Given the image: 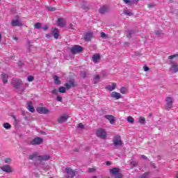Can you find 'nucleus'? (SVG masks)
Instances as JSON below:
<instances>
[{"label":"nucleus","mask_w":178,"mask_h":178,"mask_svg":"<svg viewBox=\"0 0 178 178\" xmlns=\"http://www.w3.org/2000/svg\"><path fill=\"white\" fill-rule=\"evenodd\" d=\"M59 92H61L62 94H65L66 92V88L63 86H61L58 88Z\"/></svg>","instance_id":"2f4dec72"},{"label":"nucleus","mask_w":178,"mask_h":178,"mask_svg":"<svg viewBox=\"0 0 178 178\" xmlns=\"http://www.w3.org/2000/svg\"><path fill=\"white\" fill-rule=\"evenodd\" d=\"M34 27H35V29H37V30H40V29H41V27H42V24L40 22H38L34 24Z\"/></svg>","instance_id":"c756f323"},{"label":"nucleus","mask_w":178,"mask_h":178,"mask_svg":"<svg viewBox=\"0 0 178 178\" xmlns=\"http://www.w3.org/2000/svg\"><path fill=\"white\" fill-rule=\"evenodd\" d=\"M1 38H2V35H1V33H0V41H1Z\"/></svg>","instance_id":"0e129e2a"},{"label":"nucleus","mask_w":178,"mask_h":178,"mask_svg":"<svg viewBox=\"0 0 178 178\" xmlns=\"http://www.w3.org/2000/svg\"><path fill=\"white\" fill-rule=\"evenodd\" d=\"M143 70H145V72H148L149 70V67L145 65L143 67Z\"/></svg>","instance_id":"c03bdc74"},{"label":"nucleus","mask_w":178,"mask_h":178,"mask_svg":"<svg viewBox=\"0 0 178 178\" xmlns=\"http://www.w3.org/2000/svg\"><path fill=\"white\" fill-rule=\"evenodd\" d=\"M51 36H52V35H51V34H47L46 38H51Z\"/></svg>","instance_id":"603ef678"},{"label":"nucleus","mask_w":178,"mask_h":178,"mask_svg":"<svg viewBox=\"0 0 178 178\" xmlns=\"http://www.w3.org/2000/svg\"><path fill=\"white\" fill-rule=\"evenodd\" d=\"M1 77L3 79V81L5 84H6V83H8V74H1Z\"/></svg>","instance_id":"393cba45"},{"label":"nucleus","mask_w":178,"mask_h":178,"mask_svg":"<svg viewBox=\"0 0 178 178\" xmlns=\"http://www.w3.org/2000/svg\"><path fill=\"white\" fill-rule=\"evenodd\" d=\"M110 174L112 175V169H110Z\"/></svg>","instance_id":"e2e57ef3"},{"label":"nucleus","mask_w":178,"mask_h":178,"mask_svg":"<svg viewBox=\"0 0 178 178\" xmlns=\"http://www.w3.org/2000/svg\"><path fill=\"white\" fill-rule=\"evenodd\" d=\"M175 58H178V54H174L168 56V59H175Z\"/></svg>","instance_id":"4c0bfd02"},{"label":"nucleus","mask_w":178,"mask_h":178,"mask_svg":"<svg viewBox=\"0 0 178 178\" xmlns=\"http://www.w3.org/2000/svg\"><path fill=\"white\" fill-rule=\"evenodd\" d=\"M1 169L3 170V172H6L7 173L12 172L10 165H3V167H1Z\"/></svg>","instance_id":"6ab92c4d"},{"label":"nucleus","mask_w":178,"mask_h":178,"mask_svg":"<svg viewBox=\"0 0 178 178\" xmlns=\"http://www.w3.org/2000/svg\"><path fill=\"white\" fill-rule=\"evenodd\" d=\"M131 165H132V166H138V162H137V161H131Z\"/></svg>","instance_id":"79ce46f5"},{"label":"nucleus","mask_w":178,"mask_h":178,"mask_svg":"<svg viewBox=\"0 0 178 178\" xmlns=\"http://www.w3.org/2000/svg\"><path fill=\"white\" fill-rule=\"evenodd\" d=\"M54 83L56 84H57L58 86H59L60 84V80H59V76H58L55 75L54 76Z\"/></svg>","instance_id":"b1692460"},{"label":"nucleus","mask_w":178,"mask_h":178,"mask_svg":"<svg viewBox=\"0 0 178 178\" xmlns=\"http://www.w3.org/2000/svg\"><path fill=\"white\" fill-rule=\"evenodd\" d=\"M134 31H129V32H128V35H127V38H131V34H134Z\"/></svg>","instance_id":"ea45409f"},{"label":"nucleus","mask_w":178,"mask_h":178,"mask_svg":"<svg viewBox=\"0 0 178 178\" xmlns=\"http://www.w3.org/2000/svg\"><path fill=\"white\" fill-rule=\"evenodd\" d=\"M113 145L115 149H118L119 147L123 145V141L122 140V137L120 135L114 136L113 138Z\"/></svg>","instance_id":"f03ea898"},{"label":"nucleus","mask_w":178,"mask_h":178,"mask_svg":"<svg viewBox=\"0 0 178 178\" xmlns=\"http://www.w3.org/2000/svg\"><path fill=\"white\" fill-rule=\"evenodd\" d=\"M108 10H109V7H108V6H103L99 9V13L104 15V13H106Z\"/></svg>","instance_id":"4468645a"},{"label":"nucleus","mask_w":178,"mask_h":178,"mask_svg":"<svg viewBox=\"0 0 178 178\" xmlns=\"http://www.w3.org/2000/svg\"><path fill=\"white\" fill-rule=\"evenodd\" d=\"M11 24L13 27H22V26H23V23H22V22L20 20H19V19H13L11 21Z\"/></svg>","instance_id":"9b49d317"},{"label":"nucleus","mask_w":178,"mask_h":178,"mask_svg":"<svg viewBox=\"0 0 178 178\" xmlns=\"http://www.w3.org/2000/svg\"><path fill=\"white\" fill-rule=\"evenodd\" d=\"M11 84L13 86L14 88H19L20 86H22V79L13 78L11 81Z\"/></svg>","instance_id":"39448f33"},{"label":"nucleus","mask_w":178,"mask_h":178,"mask_svg":"<svg viewBox=\"0 0 178 178\" xmlns=\"http://www.w3.org/2000/svg\"><path fill=\"white\" fill-rule=\"evenodd\" d=\"M51 92L52 94H58V90L54 89Z\"/></svg>","instance_id":"de8ad7c7"},{"label":"nucleus","mask_w":178,"mask_h":178,"mask_svg":"<svg viewBox=\"0 0 178 178\" xmlns=\"http://www.w3.org/2000/svg\"><path fill=\"white\" fill-rule=\"evenodd\" d=\"M170 1V2H173V1L172 0H169Z\"/></svg>","instance_id":"338daca9"},{"label":"nucleus","mask_w":178,"mask_h":178,"mask_svg":"<svg viewBox=\"0 0 178 178\" xmlns=\"http://www.w3.org/2000/svg\"><path fill=\"white\" fill-rule=\"evenodd\" d=\"M100 35H101L102 38H104V40H107V38H109V36L104 32H102L100 33Z\"/></svg>","instance_id":"7c9ffc66"},{"label":"nucleus","mask_w":178,"mask_h":178,"mask_svg":"<svg viewBox=\"0 0 178 178\" xmlns=\"http://www.w3.org/2000/svg\"><path fill=\"white\" fill-rule=\"evenodd\" d=\"M81 76L85 79L86 77V72H81Z\"/></svg>","instance_id":"5fc2aeb1"},{"label":"nucleus","mask_w":178,"mask_h":178,"mask_svg":"<svg viewBox=\"0 0 178 178\" xmlns=\"http://www.w3.org/2000/svg\"><path fill=\"white\" fill-rule=\"evenodd\" d=\"M3 127L4 129H6L7 130H8V129H10L11 126H10V124L6 122L3 124Z\"/></svg>","instance_id":"f704fd0d"},{"label":"nucleus","mask_w":178,"mask_h":178,"mask_svg":"<svg viewBox=\"0 0 178 178\" xmlns=\"http://www.w3.org/2000/svg\"><path fill=\"white\" fill-rule=\"evenodd\" d=\"M115 118L113 116L112 117V124H115Z\"/></svg>","instance_id":"3c124183"},{"label":"nucleus","mask_w":178,"mask_h":178,"mask_svg":"<svg viewBox=\"0 0 178 178\" xmlns=\"http://www.w3.org/2000/svg\"><path fill=\"white\" fill-rule=\"evenodd\" d=\"M155 34H156V35H160L161 31H156L155 32Z\"/></svg>","instance_id":"864d4df0"},{"label":"nucleus","mask_w":178,"mask_h":178,"mask_svg":"<svg viewBox=\"0 0 178 178\" xmlns=\"http://www.w3.org/2000/svg\"><path fill=\"white\" fill-rule=\"evenodd\" d=\"M5 163H10L12 162V159H10V158L6 159L4 160Z\"/></svg>","instance_id":"a19ab883"},{"label":"nucleus","mask_w":178,"mask_h":178,"mask_svg":"<svg viewBox=\"0 0 178 178\" xmlns=\"http://www.w3.org/2000/svg\"><path fill=\"white\" fill-rule=\"evenodd\" d=\"M37 112L40 114L47 115V113H49V110L46 107H38Z\"/></svg>","instance_id":"9d476101"},{"label":"nucleus","mask_w":178,"mask_h":178,"mask_svg":"<svg viewBox=\"0 0 178 178\" xmlns=\"http://www.w3.org/2000/svg\"><path fill=\"white\" fill-rule=\"evenodd\" d=\"M74 86H75L74 80L73 79L68 81V82L65 83V88H67V90H70L72 87H74Z\"/></svg>","instance_id":"2eb2a0df"},{"label":"nucleus","mask_w":178,"mask_h":178,"mask_svg":"<svg viewBox=\"0 0 178 178\" xmlns=\"http://www.w3.org/2000/svg\"><path fill=\"white\" fill-rule=\"evenodd\" d=\"M124 15H127V16H133V13L130 11L129 10H125L124 11Z\"/></svg>","instance_id":"473e14b6"},{"label":"nucleus","mask_w":178,"mask_h":178,"mask_svg":"<svg viewBox=\"0 0 178 178\" xmlns=\"http://www.w3.org/2000/svg\"><path fill=\"white\" fill-rule=\"evenodd\" d=\"M117 85L116 83H112V90H115V88H116Z\"/></svg>","instance_id":"49530a36"},{"label":"nucleus","mask_w":178,"mask_h":178,"mask_svg":"<svg viewBox=\"0 0 178 178\" xmlns=\"http://www.w3.org/2000/svg\"><path fill=\"white\" fill-rule=\"evenodd\" d=\"M47 9H48L50 12H55V10H56V8L52 6H47Z\"/></svg>","instance_id":"e433bc0d"},{"label":"nucleus","mask_w":178,"mask_h":178,"mask_svg":"<svg viewBox=\"0 0 178 178\" xmlns=\"http://www.w3.org/2000/svg\"><path fill=\"white\" fill-rule=\"evenodd\" d=\"M93 37L92 33L89 32L85 34L84 39L86 41H90Z\"/></svg>","instance_id":"aec40b11"},{"label":"nucleus","mask_w":178,"mask_h":178,"mask_svg":"<svg viewBox=\"0 0 178 178\" xmlns=\"http://www.w3.org/2000/svg\"><path fill=\"white\" fill-rule=\"evenodd\" d=\"M106 165L107 166H109V165H111V162H109V161H106Z\"/></svg>","instance_id":"6e6d98bb"},{"label":"nucleus","mask_w":178,"mask_h":178,"mask_svg":"<svg viewBox=\"0 0 178 178\" xmlns=\"http://www.w3.org/2000/svg\"><path fill=\"white\" fill-rule=\"evenodd\" d=\"M120 92L121 94H122L123 95L127 94V92H129V89L126 87H122L120 89Z\"/></svg>","instance_id":"4be33fe9"},{"label":"nucleus","mask_w":178,"mask_h":178,"mask_svg":"<svg viewBox=\"0 0 178 178\" xmlns=\"http://www.w3.org/2000/svg\"><path fill=\"white\" fill-rule=\"evenodd\" d=\"M127 120L129 122V123H134V118H133L131 116H128Z\"/></svg>","instance_id":"72a5a7b5"},{"label":"nucleus","mask_w":178,"mask_h":178,"mask_svg":"<svg viewBox=\"0 0 178 178\" xmlns=\"http://www.w3.org/2000/svg\"><path fill=\"white\" fill-rule=\"evenodd\" d=\"M93 82L95 84H97V83H99V75L97 74L95 76Z\"/></svg>","instance_id":"c85d7f7f"},{"label":"nucleus","mask_w":178,"mask_h":178,"mask_svg":"<svg viewBox=\"0 0 178 178\" xmlns=\"http://www.w3.org/2000/svg\"><path fill=\"white\" fill-rule=\"evenodd\" d=\"M53 35L54 38L58 39L59 38V30L58 29L54 28L52 31Z\"/></svg>","instance_id":"412c9836"},{"label":"nucleus","mask_w":178,"mask_h":178,"mask_svg":"<svg viewBox=\"0 0 178 178\" xmlns=\"http://www.w3.org/2000/svg\"><path fill=\"white\" fill-rule=\"evenodd\" d=\"M152 7H154V5H152V4H148V8H152Z\"/></svg>","instance_id":"bf43d9fd"},{"label":"nucleus","mask_w":178,"mask_h":178,"mask_svg":"<svg viewBox=\"0 0 178 178\" xmlns=\"http://www.w3.org/2000/svg\"><path fill=\"white\" fill-rule=\"evenodd\" d=\"M27 106V109H29V111L30 112H32V113H34L35 112V110L34 109V106H33V102H29L27 104H26Z\"/></svg>","instance_id":"a211bd4d"},{"label":"nucleus","mask_w":178,"mask_h":178,"mask_svg":"<svg viewBox=\"0 0 178 178\" xmlns=\"http://www.w3.org/2000/svg\"><path fill=\"white\" fill-rule=\"evenodd\" d=\"M170 65H171V67L170 68V72L172 73H177L178 72V63L176 61H171Z\"/></svg>","instance_id":"0eeeda50"},{"label":"nucleus","mask_w":178,"mask_h":178,"mask_svg":"<svg viewBox=\"0 0 178 178\" xmlns=\"http://www.w3.org/2000/svg\"><path fill=\"white\" fill-rule=\"evenodd\" d=\"M99 58H100L99 54H95V55L92 56V59L94 63H97L98 62V60H99Z\"/></svg>","instance_id":"5701e85b"},{"label":"nucleus","mask_w":178,"mask_h":178,"mask_svg":"<svg viewBox=\"0 0 178 178\" xmlns=\"http://www.w3.org/2000/svg\"><path fill=\"white\" fill-rule=\"evenodd\" d=\"M125 3H130V0H123Z\"/></svg>","instance_id":"4d7b16f0"},{"label":"nucleus","mask_w":178,"mask_h":178,"mask_svg":"<svg viewBox=\"0 0 178 178\" xmlns=\"http://www.w3.org/2000/svg\"><path fill=\"white\" fill-rule=\"evenodd\" d=\"M58 26H59V27H65V26H66V20L63 18H59L58 19Z\"/></svg>","instance_id":"dca6fc26"},{"label":"nucleus","mask_w":178,"mask_h":178,"mask_svg":"<svg viewBox=\"0 0 178 178\" xmlns=\"http://www.w3.org/2000/svg\"><path fill=\"white\" fill-rule=\"evenodd\" d=\"M174 178H178V172L177 173V176H175Z\"/></svg>","instance_id":"680f3d73"},{"label":"nucleus","mask_w":178,"mask_h":178,"mask_svg":"<svg viewBox=\"0 0 178 178\" xmlns=\"http://www.w3.org/2000/svg\"><path fill=\"white\" fill-rule=\"evenodd\" d=\"M138 122L140 124H145V118L143 116L139 117Z\"/></svg>","instance_id":"bb28decb"},{"label":"nucleus","mask_w":178,"mask_h":178,"mask_svg":"<svg viewBox=\"0 0 178 178\" xmlns=\"http://www.w3.org/2000/svg\"><path fill=\"white\" fill-rule=\"evenodd\" d=\"M112 98H113L114 99H121V98H122V94L118 92H113Z\"/></svg>","instance_id":"f3484780"},{"label":"nucleus","mask_w":178,"mask_h":178,"mask_svg":"<svg viewBox=\"0 0 178 178\" xmlns=\"http://www.w3.org/2000/svg\"><path fill=\"white\" fill-rule=\"evenodd\" d=\"M66 172H67V177L68 178H72L74 177V175H76V172L74 170H72L71 168H65Z\"/></svg>","instance_id":"f8f14e48"},{"label":"nucleus","mask_w":178,"mask_h":178,"mask_svg":"<svg viewBox=\"0 0 178 178\" xmlns=\"http://www.w3.org/2000/svg\"><path fill=\"white\" fill-rule=\"evenodd\" d=\"M142 159L147 161V159H148V157H147L145 155H142Z\"/></svg>","instance_id":"09e8293b"},{"label":"nucleus","mask_w":178,"mask_h":178,"mask_svg":"<svg viewBox=\"0 0 178 178\" xmlns=\"http://www.w3.org/2000/svg\"><path fill=\"white\" fill-rule=\"evenodd\" d=\"M44 31H47V30H48V26L45 25L43 28Z\"/></svg>","instance_id":"8fccbe9b"},{"label":"nucleus","mask_w":178,"mask_h":178,"mask_svg":"<svg viewBox=\"0 0 178 178\" xmlns=\"http://www.w3.org/2000/svg\"><path fill=\"white\" fill-rule=\"evenodd\" d=\"M72 54H79V52H83V47L79 45H75L71 49Z\"/></svg>","instance_id":"1a4fd4ad"},{"label":"nucleus","mask_w":178,"mask_h":178,"mask_svg":"<svg viewBox=\"0 0 178 178\" xmlns=\"http://www.w3.org/2000/svg\"><path fill=\"white\" fill-rule=\"evenodd\" d=\"M81 7L82 8V9H83V10H88L90 9V7H88V6H87V3H83Z\"/></svg>","instance_id":"cd10ccee"},{"label":"nucleus","mask_w":178,"mask_h":178,"mask_svg":"<svg viewBox=\"0 0 178 178\" xmlns=\"http://www.w3.org/2000/svg\"><path fill=\"white\" fill-rule=\"evenodd\" d=\"M112 176L114 178H123V175L120 173V169L118 168H112Z\"/></svg>","instance_id":"20e7f679"},{"label":"nucleus","mask_w":178,"mask_h":178,"mask_svg":"<svg viewBox=\"0 0 178 178\" xmlns=\"http://www.w3.org/2000/svg\"><path fill=\"white\" fill-rule=\"evenodd\" d=\"M77 127H79V129H83V127H84V125L83 124V123H79L78 124Z\"/></svg>","instance_id":"37998d69"},{"label":"nucleus","mask_w":178,"mask_h":178,"mask_svg":"<svg viewBox=\"0 0 178 178\" xmlns=\"http://www.w3.org/2000/svg\"><path fill=\"white\" fill-rule=\"evenodd\" d=\"M42 141H44L42 138L37 137L29 140L28 144L29 145H40V144H42Z\"/></svg>","instance_id":"7ed1b4c3"},{"label":"nucleus","mask_w":178,"mask_h":178,"mask_svg":"<svg viewBox=\"0 0 178 178\" xmlns=\"http://www.w3.org/2000/svg\"><path fill=\"white\" fill-rule=\"evenodd\" d=\"M28 81H34V76L30 75L27 78Z\"/></svg>","instance_id":"58836bf2"},{"label":"nucleus","mask_w":178,"mask_h":178,"mask_svg":"<svg viewBox=\"0 0 178 178\" xmlns=\"http://www.w3.org/2000/svg\"><path fill=\"white\" fill-rule=\"evenodd\" d=\"M13 40H15V41H17V38L15 37L13 38Z\"/></svg>","instance_id":"052dcab7"},{"label":"nucleus","mask_w":178,"mask_h":178,"mask_svg":"<svg viewBox=\"0 0 178 178\" xmlns=\"http://www.w3.org/2000/svg\"><path fill=\"white\" fill-rule=\"evenodd\" d=\"M96 136H97L99 138H106V132L103 129H99L96 131Z\"/></svg>","instance_id":"6e6552de"},{"label":"nucleus","mask_w":178,"mask_h":178,"mask_svg":"<svg viewBox=\"0 0 178 178\" xmlns=\"http://www.w3.org/2000/svg\"><path fill=\"white\" fill-rule=\"evenodd\" d=\"M67 119H69V115L63 114L58 119V123H65V122H67Z\"/></svg>","instance_id":"ddd939ff"},{"label":"nucleus","mask_w":178,"mask_h":178,"mask_svg":"<svg viewBox=\"0 0 178 178\" xmlns=\"http://www.w3.org/2000/svg\"><path fill=\"white\" fill-rule=\"evenodd\" d=\"M149 175H151V172H146L143 173V175H141L140 176V178H148V177H149Z\"/></svg>","instance_id":"a878e982"},{"label":"nucleus","mask_w":178,"mask_h":178,"mask_svg":"<svg viewBox=\"0 0 178 178\" xmlns=\"http://www.w3.org/2000/svg\"><path fill=\"white\" fill-rule=\"evenodd\" d=\"M57 101H58V102H62V97L58 96L57 97Z\"/></svg>","instance_id":"a18cd8bd"},{"label":"nucleus","mask_w":178,"mask_h":178,"mask_svg":"<svg viewBox=\"0 0 178 178\" xmlns=\"http://www.w3.org/2000/svg\"><path fill=\"white\" fill-rule=\"evenodd\" d=\"M106 119L110 122L111 124H112V115H107L105 116Z\"/></svg>","instance_id":"c9c22d12"},{"label":"nucleus","mask_w":178,"mask_h":178,"mask_svg":"<svg viewBox=\"0 0 178 178\" xmlns=\"http://www.w3.org/2000/svg\"><path fill=\"white\" fill-rule=\"evenodd\" d=\"M35 158H38V161H39V162H44L49 161V159H51V156L49 154L38 156V152H35L29 156V159L31 160H33Z\"/></svg>","instance_id":"f257e3e1"},{"label":"nucleus","mask_w":178,"mask_h":178,"mask_svg":"<svg viewBox=\"0 0 178 178\" xmlns=\"http://www.w3.org/2000/svg\"><path fill=\"white\" fill-rule=\"evenodd\" d=\"M109 90H110V91H112V88H109Z\"/></svg>","instance_id":"69168bd1"},{"label":"nucleus","mask_w":178,"mask_h":178,"mask_svg":"<svg viewBox=\"0 0 178 178\" xmlns=\"http://www.w3.org/2000/svg\"><path fill=\"white\" fill-rule=\"evenodd\" d=\"M89 172H95V169L94 168H90Z\"/></svg>","instance_id":"13d9d810"},{"label":"nucleus","mask_w":178,"mask_h":178,"mask_svg":"<svg viewBox=\"0 0 178 178\" xmlns=\"http://www.w3.org/2000/svg\"><path fill=\"white\" fill-rule=\"evenodd\" d=\"M165 102H166V110L167 111H170V109H172V108H173V99L170 97H166L165 99Z\"/></svg>","instance_id":"423d86ee"}]
</instances>
